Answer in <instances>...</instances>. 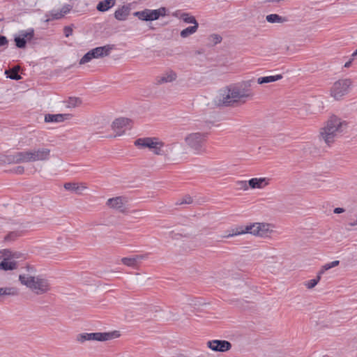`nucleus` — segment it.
I'll return each instance as SVG.
<instances>
[{
	"label": "nucleus",
	"instance_id": "40",
	"mask_svg": "<svg viewBox=\"0 0 357 357\" xmlns=\"http://www.w3.org/2000/svg\"><path fill=\"white\" fill-rule=\"evenodd\" d=\"M64 32H65L66 36L68 37L72 33V29L68 27H66L64 29Z\"/></svg>",
	"mask_w": 357,
	"mask_h": 357
},
{
	"label": "nucleus",
	"instance_id": "44",
	"mask_svg": "<svg viewBox=\"0 0 357 357\" xmlns=\"http://www.w3.org/2000/svg\"><path fill=\"white\" fill-rule=\"evenodd\" d=\"M173 16L178 17V11H176L172 14Z\"/></svg>",
	"mask_w": 357,
	"mask_h": 357
},
{
	"label": "nucleus",
	"instance_id": "31",
	"mask_svg": "<svg viewBox=\"0 0 357 357\" xmlns=\"http://www.w3.org/2000/svg\"><path fill=\"white\" fill-rule=\"evenodd\" d=\"M15 294H16V290L14 288H0V296Z\"/></svg>",
	"mask_w": 357,
	"mask_h": 357
},
{
	"label": "nucleus",
	"instance_id": "3",
	"mask_svg": "<svg viewBox=\"0 0 357 357\" xmlns=\"http://www.w3.org/2000/svg\"><path fill=\"white\" fill-rule=\"evenodd\" d=\"M347 124L345 121L337 117H332L327 122L326 126L322 129L321 135L328 144L332 143L335 137L341 135L347 129Z\"/></svg>",
	"mask_w": 357,
	"mask_h": 357
},
{
	"label": "nucleus",
	"instance_id": "34",
	"mask_svg": "<svg viewBox=\"0 0 357 357\" xmlns=\"http://www.w3.org/2000/svg\"><path fill=\"white\" fill-rule=\"evenodd\" d=\"M11 79L19 80L21 79V76L18 75V68H13L10 71V74L8 75Z\"/></svg>",
	"mask_w": 357,
	"mask_h": 357
},
{
	"label": "nucleus",
	"instance_id": "27",
	"mask_svg": "<svg viewBox=\"0 0 357 357\" xmlns=\"http://www.w3.org/2000/svg\"><path fill=\"white\" fill-rule=\"evenodd\" d=\"M46 16L48 17L47 19V22L52 20H59L63 17V15L61 13H60L59 10H52L49 12Z\"/></svg>",
	"mask_w": 357,
	"mask_h": 357
},
{
	"label": "nucleus",
	"instance_id": "46",
	"mask_svg": "<svg viewBox=\"0 0 357 357\" xmlns=\"http://www.w3.org/2000/svg\"><path fill=\"white\" fill-rule=\"evenodd\" d=\"M300 114H301V116H304V114L303 113V109H301V110L300 111Z\"/></svg>",
	"mask_w": 357,
	"mask_h": 357
},
{
	"label": "nucleus",
	"instance_id": "33",
	"mask_svg": "<svg viewBox=\"0 0 357 357\" xmlns=\"http://www.w3.org/2000/svg\"><path fill=\"white\" fill-rule=\"evenodd\" d=\"M15 45L19 48H24L26 46V40L22 39V38L19 36L15 38Z\"/></svg>",
	"mask_w": 357,
	"mask_h": 357
},
{
	"label": "nucleus",
	"instance_id": "24",
	"mask_svg": "<svg viewBox=\"0 0 357 357\" xmlns=\"http://www.w3.org/2000/svg\"><path fill=\"white\" fill-rule=\"evenodd\" d=\"M143 258L142 256L139 255L135 257H124L121 259V261L123 264L128 266H135L139 260Z\"/></svg>",
	"mask_w": 357,
	"mask_h": 357
},
{
	"label": "nucleus",
	"instance_id": "5",
	"mask_svg": "<svg viewBox=\"0 0 357 357\" xmlns=\"http://www.w3.org/2000/svg\"><path fill=\"white\" fill-rule=\"evenodd\" d=\"M135 144L141 148H148L158 155H166L172 150V145L165 144L155 137L139 138L135 142Z\"/></svg>",
	"mask_w": 357,
	"mask_h": 357
},
{
	"label": "nucleus",
	"instance_id": "14",
	"mask_svg": "<svg viewBox=\"0 0 357 357\" xmlns=\"http://www.w3.org/2000/svg\"><path fill=\"white\" fill-rule=\"evenodd\" d=\"M339 264H340V261L337 260L326 264L324 266H323L321 271H320V272L319 273V275H317V278L307 281V283L305 284L306 287L308 289H312V288L314 287L317 285V284L318 283V282L319 281V280L321 278V275L323 274L325 271H327L331 268L335 267V266H338Z\"/></svg>",
	"mask_w": 357,
	"mask_h": 357
},
{
	"label": "nucleus",
	"instance_id": "30",
	"mask_svg": "<svg viewBox=\"0 0 357 357\" xmlns=\"http://www.w3.org/2000/svg\"><path fill=\"white\" fill-rule=\"evenodd\" d=\"M127 15L126 11L123 9H119L114 13L115 18L118 20H125Z\"/></svg>",
	"mask_w": 357,
	"mask_h": 357
},
{
	"label": "nucleus",
	"instance_id": "36",
	"mask_svg": "<svg viewBox=\"0 0 357 357\" xmlns=\"http://www.w3.org/2000/svg\"><path fill=\"white\" fill-rule=\"evenodd\" d=\"M192 202V198L188 196V195H185L184 197H183L180 201L179 202H178V204H191Z\"/></svg>",
	"mask_w": 357,
	"mask_h": 357
},
{
	"label": "nucleus",
	"instance_id": "21",
	"mask_svg": "<svg viewBox=\"0 0 357 357\" xmlns=\"http://www.w3.org/2000/svg\"><path fill=\"white\" fill-rule=\"evenodd\" d=\"M282 78L281 75H270L266 77H260L257 79V83L259 84H267L273 82L278 81Z\"/></svg>",
	"mask_w": 357,
	"mask_h": 357
},
{
	"label": "nucleus",
	"instance_id": "16",
	"mask_svg": "<svg viewBox=\"0 0 357 357\" xmlns=\"http://www.w3.org/2000/svg\"><path fill=\"white\" fill-rule=\"evenodd\" d=\"M177 76L176 73L172 70H169L165 73L164 74L158 76L155 78V83L157 84H162L165 83L172 82L176 80Z\"/></svg>",
	"mask_w": 357,
	"mask_h": 357
},
{
	"label": "nucleus",
	"instance_id": "29",
	"mask_svg": "<svg viewBox=\"0 0 357 357\" xmlns=\"http://www.w3.org/2000/svg\"><path fill=\"white\" fill-rule=\"evenodd\" d=\"M181 17L186 23L193 24L194 25H199L195 17L189 15L188 14L183 13L181 15Z\"/></svg>",
	"mask_w": 357,
	"mask_h": 357
},
{
	"label": "nucleus",
	"instance_id": "28",
	"mask_svg": "<svg viewBox=\"0 0 357 357\" xmlns=\"http://www.w3.org/2000/svg\"><path fill=\"white\" fill-rule=\"evenodd\" d=\"M81 104V100L78 98L70 97L66 101V107L69 108H74Z\"/></svg>",
	"mask_w": 357,
	"mask_h": 357
},
{
	"label": "nucleus",
	"instance_id": "9",
	"mask_svg": "<svg viewBox=\"0 0 357 357\" xmlns=\"http://www.w3.org/2000/svg\"><path fill=\"white\" fill-rule=\"evenodd\" d=\"M167 9L165 7H160L158 9H145L142 11L135 13V15L141 20L153 21L159 19L160 17H165L167 15Z\"/></svg>",
	"mask_w": 357,
	"mask_h": 357
},
{
	"label": "nucleus",
	"instance_id": "38",
	"mask_svg": "<svg viewBox=\"0 0 357 357\" xmlns=\"http://www.w3.org/2000/svg\"><path fill=\"white\" fill-rule=\"evenodd\" d=\"M356 56H357V50L351 54V59L347 62L345 63L344 67L349 68Z\"/></svg>",
	"mask_w": 357,
	"mask_h": 357
},
{
	"label": "nucleus",
	"instance_id": "39",
	"mask_svg": "<svg viewBox=\"0 0 357 357\" xmlns=\"http://www.w3.org/2000/svg\"><path fill=\"white\" fill-rule=\"evenodd\" d=\"M8 42V41L6 36L0 35V47L6 45Z\"/></svg>",
	"mask_w": 357,
	"mask_h": 357
},
{
	"label": "nucleus",
	"instance_id": "23",
	"mask_svg": "<svg viewBox=\"0 0 357 357\" xmlns=\"http://www.w3.org/2000/svg\"><path fill=\"white\" fill-rule=\"evenodd\" d=\"M266 20L269 23L282 24L287 22V19L285 17H282L278 14L268 15L266 17Z\"/></svg>",
	"mask_w": 357,
	"mask_h": 357
},
{
	"label": "nucleus",
	"instance_id": "4",
	"mask_svg": "<svg viewBox=\"0 0 357 357\" xmlns=\"http://www.w3.org/2000/svg\"><path fill=\"white\" fill-rule=\"evenodd\" d=\"M19 280L22 284L37 294H45L50 290V284L48 280L41 276L23 274L20 275Z\"/></svg>",
	"mask_w": 357,
	"mask_h": 357
},
{
	"label": "nucleus",
	"instance_id": "45",
	"mask_svg": "<svg viewBox=\"0 0 357 357\" xmlns=\"http://www.w3.org/2000/svg\"><path fill=\"white\" fill-rule=\"evenodd\" d=\"M17 169H18V172H19L20 173H21V172H22L24 171V169H23L22 167H18Z\"/></svg>",
	"mask_w": 357,
	"mask_h": 357
},
{
	"label": "nucleus",
	"instance_id": "26",
	"mask_svg": "<svg viewBox=\"0 0 357 357\" xmlns=\"http://www.w3.org/2000/svg\"><path fill=\"white\" fill-rule=\"evenodd\" d=\"M199 25H193L188 26L181 31V36L182 38H187L189 36L195 33L198 29Z\"/></svg>",
	"mask_w": 357,
	"mask_h": 357
},
{
	"label": "nucleus",
	"instance_id": "7",
	"mask_svg": "<svg viewBox=\"0 0 357 357\" xmlns=\"http://www.w3.org/2000/svg\"><path fill=\"white\" fill-rule=\"evenodd\" d=\"M116 331L112 333H84L76 336V340L80 343L86 341H106L117 337Z\"/></svg>",
	"mask_w": 357,
	"mask_h": 357
},
{
	"label": "nucleus",
	"instance_id": "20",
	"mask_svg": "<svg viewBox=\"0 0 357 357\" xmlns=\"http://www.w3.org/2000/svg\"><path fill=\"white\" fill-rule=\"evenodd\" d=\"M64 188L67 190L75 192L76 193H80L83 190L86 188L83 184H79L76 183H66L64 184Z\"/></svg>",
	"mask_w": 357,
	"mask_h": 357
},
{
	"label": "nucleus",
	"instance_id": "19",
	"mask_svg": "<svg viewBox=\"0 0 357 357\" xmlns=\"http://www.w3.org/2000/svg\"><path fill=\"white\" fill-rule=\"evenodd\" d=\"M67 114H48L45 116V121L47 123H59L66 119Z\"/></svg>",
	"mask_w": 357,
	"mask_h": 357
},
{
	"label": "nucleus",
	"instance_id": "1",
	"mask_svg": "<svg viewBox=\"0 0 357 357\" xmlns=\"http://www.w3.org/2000/svg\"><path fill=\"white\" fill-rule=\"evenodd\" d=\"M251 86V80L245 83V86H231L220 90L218 96V105H229L231 103L245 101V99L253 96L249 87Z\"/></svg>",
	"mask_w": 357,
	"mask_h": 357
},
{
	"label": "nucleus",
	"instance_id": "43",
	"mask_svg": "<svg viewBox=\"0 0 357 357\" xmlns=\"http://www.w3.org/2000/svg\"><path fill=\"white\" fill-rule=\"evenodd\" d=\"M241 187L244 188L245 189H248V184L246 181L241 182Z\"/></svg>",
	"mask_w": 357,
	"mask_h": 357
},
{
	"label": "nucleus",
	"instance_id": "13",
	"mask_svg": "<svg viewBox=\"0 0 357 357\" xmlns=\"http://www.w3.org/2000/svg\"><path fill=\"white\" fill-rule=\"evenodd\" d=\"M207 345L211 350L219 352H225L231 348V344L227 340H210L207 342Z\"/></svg>",
	"mask_w": 357,
	"mask_h": 357
},
{
	"label": "nucleus",
	"instance_id": "42",
	"mask_svg": "<svg viewBox=\"0 0 357 357\" xmlns=\"http://www.w3.org/2000/svg\"><path fill=\"white\" fill-rule=\"evenodd\" d=\"M344 211V209L342 208H335L334 209L335 213H343Z\"/></svg>",
	"mask_w": 357,
	"mask_h": 357
},
{
	"label": "nucleus",
	"instance_id": "8",
	"mask_svg": "<svg viewBox=\"0 0 357 357\" xmlns=\"http://www.w3.org/2000/svg\"><path fill=\"white\" fill-rule=\"evenodd\" d=\"M18 258L17 253H13L9 250L0 251V269L3 271H12L17 268L16 259Z\"/></svg>",
	"mask_w": 357,
	"mask_h": 357
},
{
	"label": "nucleus",
	"instance_id": "18",
	"mask_svg": "<svg viewBox=\"0 0 357 357\" xmlns=\"http://www.w3.org/2000/svg\"><path fill=\"white\" fill-rule=\"evenodd\" d=\"M268 179L265 178H253L249 180L248 184L252 188H264L268 183Z\"/></svg>",
	"mask_w": 357,
	"mask_h": 357
},
{
	"label": "nucleus",
	"instance_id": "25",
	"mask_svg": "<svg viewBox=\"0 0 357 357\" xmlns=\"http://www.w3.org/2000/svg\"><path fill=\"white\" fill-rule=\"evenodd\" d=\"M20 37L22 38V39L26 40V41H30L34 36V30L32 28L28 29L26 30H22L19 32Z\"/></svg>",
	"mask_w": 357,
	"mask_h": 357
},
{
	"label": "nucleus",
	"instance_id": "11",
	"mask_svg": "<svg viewBox=\"0 0 357 357\" xmlns=\"http://www.w3.org/2000/svg\"><path fill=\"white\" fill-rule=\"evenodd\" d=\"M206 137V134L201 132L191 133L187 135L185 141L188 146L193 149L197 153L202 150V144Z\"/></svg>",
	"mask_w": 357,
	"mask_h": 357
},
{
	"label": "nucleus",
	"instance_id": "2",
	"mask_svg": "<svg viewBox=\"0 0 357 357\" xmlns=\"http://www.w3.org/2000/svg\"><path fill=\"white\" fill-rule=\"evenodd\" d=\"M50 149L45 147L29 149L8 155V161L13 163H24L49 160Z\"/></svg>",
	"mask_w": 357,
	"mask_h": 357
},
{
	"label": "nucleus",
	"instance_id": "41",
	"mask_svg": "<svg viewBox=\"0 0 357 357\" xmlns=\"http://www.w3.org/2000/svg\"><path fill=\"white\" fill-rule=\"evenodd\" d=\"M212 37L214 38L215 43H220L222 40V38L218 35H213Z\"/></svg>",
	"mask_w": 357,
	"mask_h": 357
},
{
	"label": "nucleus",
	"instance_id": "47",
	"mask_svg": "<svg viewBox=\"0 0 357 357\" xmlns=\"http://www.w3.org/2000/svg\"><path fill=\"white\" fill-rule=\"evenodd\" d=\"M199 357H205L204 355H201Z\"/></svg>",
	"mask_w": 357,
	"mask_h": 357
},
{
	"label": "nucleus",
	"instance_id": "17",
	"mask_svg": "<svg viewBox=\"0 0 357 357\" xmlns=\"http://www.w3.org/2000/svg\"><path fill=\"white\" fill-rule=\"evenodd\" d=\"M112 49L110 45H105L96 47L90 51L93 54V59H98L109 55Z\"/></svg>",
	"mask_w": 357,
	"mask_h": 357
},
{
	"label": "nucleus",
	"instance_id": "12",
	"mask_svg": "<svg viewBox=\"0 0 357 357\" xmlns=\"http://www.w3.org/2000/svg\"><path fill=\"white\" fill-rule=\"evenodd\" d=\"M131 121L127 118H118L112 123V129L115 132L114 137L123 135L131 128Z\"/></svg>",
	"mask_w": 357,
	"mask_h": 357
},
{
	"label": "nucleus",
	"instance_id": "10",
	"mask_svg": "<svg viewBox=\"0 0 357 357\" xmlns=\"http://www.w3.org/2000/svg\"><path fill=\"white\" fill-rule=\"evenodd\" d=\"M351 85V81L349 79L337 81L331 88V96L336 100H339L349 92Z\"/></svg>",
	"mask_w": 357,
	"mask_h": 357
},
{
	"label": "nucleus",
	"instance_id": "37",
	"mask_svg": "<svg viewBox=\"0 0 357 357\" xmlns=\"http://www.w3.org/2000/svg\"><path fill=\"white\" fill-rule=\"evenodd\" d=\"M17 233L16 232H10L7 236H5V241H11L17 237Z\"/></svg>",
	"mask_w": 357,
	"mask_h": 357
},
{
	"label": "nucleus",
	"instance_id": "6",
	"mask_svg": "<svg viewBox=\"0 0 357 357\" xmlns=\"http://www.w3.org/2000/svg\"><path fill=\"white\" fill-rule=\"evenodd\" d=\"M271 231V225L266 223L256 222L245 227H238L232 229L231 233H229L226 237H231L249 233L255 236H265Z\"/></svg>",
	"mask_w": 357,
	"mask_h": 357
},
{
	"label": "nucleus",
	"instance_id": "22",
	"mask_svg": "<svg viewBox=\"0 0 357 357\" xmlns=\"http://www.w3.org/2000/svg\"><path fill=\"white\" fill-rule=\"evenodd\" d=\"M115 4L114 0H104L100 1L97 5V10L101 12H105L108 10L110 8L114 6Z\"/></svg>",
	"mask_w": 357,
	"mask_h": 357
},
{
	"label": "nucleus",
	"instance_id": "35",
	"mask_svg": "<svg viewBox=\"0 0 357 357\" xmlns=\"http://www.w3.org/2000/svg\"><path fill=\"white\" fill-rule=\"evenodd\" d=\"M72 9V6L70 5H68V4H66L64 5L60 10V13L62 14L63 17L68 14L70 10Z\"/></svg>",
	"mask_w": 357,
	"mask_h": 357
},
{
	"label": "nucleus",
	"instance_id": "15",
	"mask_svg": "<svg viewBox=\"0 0 357 357\" xmlns=\"http://www.w3.org/2000/svg\"><path fill=\"white\" fill-rule=\"evenodd\" d=\"M126 202V198L123 197H116L109 199L107 202V204L110 208L123 211Z\"/></svg>",
	"mask_w": 357,
	"mask_h": 357
},
{
	"label": "nucleus",
	"instance_id": "32",
	"mask_svg": "<svg viewBox=\"0 0 357 357\" xmlns=\"http://www.w3.org/2000/svg\"><path fill=\"white\" fill-rule=\"evenodd\" d=\"M93 59V54H91V51H89L87 53H86L83 57L80 59L79 63L80 64H84L91 61V59Z\"/></svg>",
	"mask_w": 357,
	"mask_h": 357
}]
</instances>
